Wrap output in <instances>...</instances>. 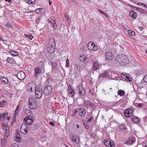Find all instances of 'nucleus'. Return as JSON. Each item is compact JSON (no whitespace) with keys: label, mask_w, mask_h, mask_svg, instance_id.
Returning <instances> with one entry per match:
<instances>
[{"label":"nucleus","mask_w":147,"mask_h":147,"mask_svg":"<svg viewBox=\"0 0 147 147\" xmlns=\"http://www.w3.org/2000/svg\"><path fill=\"white\" fill-rule=\"evenodd\" d=\"M116 62L121 66H124L129 63L127 57L125 55H119L115 58Z\"/></svg>","instance_id":"f257e3e1"},{"label":"nucleus","mask_w":147,"mask_h":147,"mask_svg":"<svg viewBox=\"0 0 147 147\" xmlns=\"http://www.w3.org/2000/svg\"><path fill=\"white\" fill-rule=\"evenodd\" d=\"M34 91L35 96L37 98H41L43 92L42 86L40 85H38Z\"/></svg>","instance_id":"f03ea898"},{"label":"nucleus","mask_w":147,"mask_h":147,"mask_svg":"<svg viewBox=\"0 0 147 147\" xmlns=\"http://www.w3.org/2000/svg\"><path fill=\"white\" fill-rule=\"evenodd\" d=\"M48 46V50H49V49H50V50L48 51L49 52L51 53H53L55 51V42L53 38L52 41H51V40L49 42Z\"/></svg>","instance_id":"7ed1b4c3"},{"label":"nucleus","mask_w":147,"mask_h":147,"mask_svg":"<svg viewBox=\"0 0 147 147\" xmlns=\"http://www.w3.org/2000/svg\"><path fill=\"white\" fill-rule=\"evenodd\" d=\"M37 86H36L35 84L33 82H31L27 85L26 89L32 92H33L36 89Z\"/></svg>","instance_id":"20e7f679"},{"label":"nucleus","mask_w":147,"mask_h":147,"mask_svg":"<svg viewBox=\"0 0 147 147\" xmlns=\"http://www.w3.org/2000/svg\"><path fill=\"white\" fill-rule=\"evenodd\" d=\"M29 107L32 109H35L37 106V104L35 102L34 99L32 98H30L29 101Z\"/></svg>","instance_id":"39448f33"},{"label":"nucleus","mask_w":147,"mask_h":147,"mask_svg":"<svg viewBox=\"0 0 147 147\" xmlns=\"http://www.w3.org/2000/svg\"><path fill=\"white\" fill-rule=\"evenodd\" d=\"M52 90V87L50 85H47L44 89L43 94L45 95H49L51 94Z\"/></svg>","instance_id":"423d86ee"},{"label":"nucleus","mask_w":147,"mask_h":147,"mask_svg":"<svg viewBox=\"0 0 147 147\" xmlns=\"http://www.w3.org/2000/svg\"><path fill=\"white\" fill-rule=\"evenodd\" d=\"M77 90L80 96H84L85 94V91L84 88L82 86H79L77 88Z\"/></svg>","instance_id":"0eeeda50"},{"label":"nucleus","mask_w":147,"mask_h":147,"mask_svg":"<svg viewBox=\"0 0 147 147\" xmlns=\"http://www.w3.org/2000/svg\"><path fill=\"white\" fill-rule=\"evenodd\" d=\"M1 126L3 127V130L4 131V133H5V136L7 137L9 134V127L6 126L5 124L3 123H2Z\"/></svg>","instance_id":"6e6552de"},{"label":"nucleus","mask_w":147,"mask_h":147,"mask_svg":"<svg viewBox=\"0 0 147 147\" xmlns=\"http://www.w3.org/2000/svg\"><path fill=\"white\" fill-rule=\"evenodd\" d=\"M44 71L42 70V69H40L38 68H36L34 70V77L37 78L40 76V74Z\"/></svg>","instance_id":"1a4fd4ad"},{"label":"nucleus","mask_w":147,"mask_h":147,"mask_svg":"<svg viewBox=\"0 0 147 147\" xmlns=\"http://www.w3.org/2000/svg\"><path fill=\"white\" fill-rule=\"evenodd\" d=\"M24 113L25 115H26L27 117L25 118H32L33 116V114L32 111L30 109H26L24 111Z\"/></svg>","instance_id":"9d476101"},{"label":"nucleus","mask_w":147,"mask_h":147,"mask_svg":"<svg viewBox=\"0 0 147 147\" xmlns=\"http://www.w3.org/2000/svg\"><path fill=\"white\" fill-rule=\"evenodd\" d=\"M104 143L105 145L109 147H114L113 142L111 140L105 139Z\"/></svg>","instance_id":"9b49d317"},{"label":"nucleus","mask_w":147,"mask_h":147,"mask_svg":"<svg viewBox=\"0 0 147 147\" xmlns=\"http://www.w3.org/2000/svg\"><path fill=\"white\" fill-rule=\"evenodd\" d=\"M29 129L27 127L25 124H22L20 127V130L21 132L23 134H26L27 133Z\"/></svg>","instance_id":"f8f14e48"},{"label":"nucleus","mask_w":147,"mask_h":147,"mask_svg":"<svg viewBox=\"0 0 147 147\" xmlns=\"http://www.w3.org/2000/svg\"><path fill=\"white\" fill-rule=\"evenodd\" d=\"M17 77L18 79L22 80L25 78L26 75L23 71H21L18 73L17 74Z\"/></svg>","instance_id":"ddd939ff"},{"label":"nucleus","mask_w":147,"mask_h":147,"mask_svg":"<svg viewBox=\"0 0 147 147\" xmlns=\"http://www.w3.org/2000/svg\"><path fill=\"white\" fill-rule=\"evenodd\" d=\"M134 111L131 109H126L124 112V115L127 117H129L133 114Z\"/></svg>","instance_id":"4468645a"},{"label":"nucleus","mask_w":147,"mask_h":147,"mask_svg":"<svg viewBox=\"0 0 147 147\" xmlns=\"http://www.w3.org/2000/svg\"><path fill=\"white\" fill-rule=\"evenodd\" d=\"M70 138L71 140L77 144L80 143V141L78 137L77 136H74L73 135H71Z\"/></svg>","instance_id":"2eb2a0df"},{"label":"nucleus","mask_w":147,"mask_h":147,"mask_svg":"<svg viewBox=\"0 0 147 147\" xmlns=\"http://www.w3.org/2000/svg\"><path fill=\"white\" fill-rule=\"evenodd\" d=\"M121 77L125 81L130 82L132 80V78L130 77L128 75L122 74H121Z\"/></svg>","instance_id":"dca6fc26"},{"label":"nucleus","mask_w":147,"mask_h":147,"mask_svg":"<svg viewBox=\"0 0 147 147\" xmlns=\"http://www.w3.org/2000/svg\"><path fill=\"white\" fill-rule=\"evenodd\" d=\"M79 115L81 117H84L86 115V110L84 108H80L78 109Z\"/></svg>","instance_id":"f3484780"},{"label":"nucleus","mask_w":147,"mask_h":147,"mask_svg":"<svg viewBox=\"0 0 147 147\" xmlns=\"http://www.w3.org/2000/svg\"><path fill=\"white\" fill-rule=\"evenodd\" d=\"M34 119V117H32V118H25L24 120L25 123H26V125H27V126L28 125H31L33 123Z\"/></svg>","instance_id":"a211bd4d"},{"label":"nucleus","mask_w":147,"mask_h":147,"mask_svg":"<svg viewBox=\"0 0 147 147\" xmlns=\"http://www.w3.org/2000/svg\"><path fill=\"white\" fill-rule=\"evenodd\" d=\"M37 67L44 71L45 64L44 61L42 60L40 61L38 64V67Z\"/></svg>","instance_id":"6ab92c4d"},{"label":"nucleus","mask_w":147,"mask_h":147,"mask_svg":"<svg viewBox=\"0 0 147 147\" xmlns=\"http://www.w3.org/2000/svg\"><path fill=\"white\" fill-rule=\"evenodd\" d=\"M100 66V64L98 62H94L93 63L92 70H96L98 69Z\"/></svg>","instance_id":"aec40b11"},{"label":"nucleus","mask_w":147,"mask_h":147,"mask_svg":"<svg viewBox=\"0 0 147 147\" xmlns=\"http://www.w3.org/2000/svg\"><path fill=\"white\" fill-rule=\"evenodd\" d=\"M49 24L51 27H53L54 28L55 26L57 27V24L55 22V20L54 18L53 17L49 19Z\"/></svg>","instance_id":"412c9836"},{"label":"nucleus","mask_w":147,"mask_h":147,"mask_svg":"<svg viewBox=\"0 0 147 147\" xmlns=\"http://www.w3.org/2000/svg\"><path fill=\"white\" fill-rule=\"evenodd\" d=\"M134 138L132 137H129L127 140L125 141L124 143V144H130L134 142Z\"/></svg>","instance_id":"4be33fe9"},{"label":"nucleus","mask_w":147,"mask_h":147,"mask_svg":"<svg viewBox=\"0 0 147 147\" xmlns=\"http://www.w3.org/2000/svg\"><path fill=\"white\" fill-rule=\"evenodd\" d=\"M134 10L129 11V16L130 17H131L134 19H136L137 16V14L136 13L134 12Z\"/></svg>","instance_id":"5701e85b"},{"label":"nucleus","mask_w":147,"mask_h":147,"mask_svg":"<svg viewBox=\"0 0 147 147\" xmlns=\"http://www.w3.org/2000/svg\"><path fill=\"white\" fill-rule=\"evenodd\" d=\"M8 115L7 113H4L3 114L0 113V120L2 121H4L7 117Z\"/></svg>","instance_id":"b1692460"},{"label":"nucleus","mask_w":147,"mask_h":147,"mask_svg":"<svg viewBox=\"0 0 147 147\" xmlns=\"http://www.w3.org/2000/svg\"><path fill=\"white\" fill-rule=\"evenodd\" d=\"M131 7H132L134 8H136V9L137 11H139L140 13H142L144 14L147 11L139 7H134V6H131Z\"/></svg>","instance_id":"393cba45"},{"label":"nucleus","mask_w":147,"mask_h":147,"mask_svg":"<svg viewBox=\"0 0 147 147\" xmlns=\"http://www.w3.org/2000/svg\"><path fill=\"white\" fill-rule=\"evenodd\" d=\"M20 106L19 105H18L17 106L14 113L13 115V119H16V116L18 114L20 110Z\"/></svg>","instance_id":"a878e982"},{"label":"nucleus","mask_w":147,"mask_h":147,"mask_svg":"<svg viewBox=\"0 0 147 147\" xmlns=\"http://www.w3.org/2000/svg\"><path fill=\"white\" fill-rule=\"evenodd\" d=\"M95 45L93 42H88L87 44V47L89 50H92L93 49V47Z\"/></svg>","instance_id":"bb28decb"},{"label":"nucleus","mask_w":147,"mask_h":147,"mask_svg":"<svg viewBox=\"0 0 147 147\" xmlns=\"http://www.w3.org/2000/svg\"><path fill=\"white\" fill-rule=\"evenodd\" d=\"M112 54L111 52L107 53L106 54L105 57L107 60H111L112 59Z\"/></svg>","instance_id":"cd10ccee"},{"label":"nucleus","mask_w":147,"mask_h":147,"mask_svg":"<svg viewBox=\"0 0 147 147\" xmlns=\"http://www.w3.org/2000/svg\"><path fill=\"white\" fill-rule=\"evenodd\" d=\"M109 72L107 71H104L102 73L100 74L99 76V77H104L108 76Z\"/></svg>","instance_id":"c85d7f7f"},{"label":"nucleus","mask_w":147,"mask_h":147,"mask_svg":"<svg viewBox=\"0 0 147 147\" xmlns=\"http://www.w3.org/2000/svg\"><path fill=\"white\" fill-rule=\"evenodd\" d=\"M68 90L69 92V94L72 96H73L74 95V90L71 88V87L70 85H69L68 88Z\"/></svg>","instance_id":"c756f323"},{"label":"nucleus","mask_w":147,"mask_h":147,"mask_svg":"<svg viewBox=\"0 0 147 147\" xmlns=\"http://www.w3.org/2000/svg\"><path fill=\"white\" fill-rule=\"evenodd\" d=\"M131 120L134 123H137L139 122V120L138 118L136 116L132 117Z\"/></svg>","instance_id":"7c9ffc66"},{"label":"nucleus","mask_w":147,"mask_h":147,"mask_svg":"<svg viewBox=\"0 0 147 147\" xmlns=\"http://www.w3.org/2000/svg\"><path fill=\"white\" fill-rule=\"evenodd\" d=\"M0 80L2 82L4 83L5 84H7L8 82V79L4 77H1Z\"/></svg>","instance_id":"2f4dec72"},{"label":"nucleus","mask_w":147,"mask_h":147,"mask_svg":"<svg viewBox=\"0 0 147 147\" xmlns=\"http://www.w3.org/2000/svg\"><path fill=\"white\" fill-rule=\"evenodd\" d=\"M9 53L12 56H17L18 55V53L14 51H11L9 52Z\"/></svg>","instance_id":"473e14b6"},{"label":"nucleus","mask_w":147,"mask_h":147,"mask_svg":"<svg viewBox=\"0 0 147 147\" xmlns=\"http://www.w3.org/2000/svg\"><path fill=\"white\" fill-rule=\"evenodd\" d=\"M6 61L8 63L11 64H14V63L15 62V61L14 60L13 58H9V57H7L6 60Z\"/></svg>","instance_id":"72a5a7b5"},{"label":"nucleus","mask_w":147,"mask_h":147,"mask_svg":"<svg viewBox=\"0 0 147 147\" xmlns=\"http://www.w3.org/2000/svg\"><path fill=\"white\" fill-rule=\"evenodd\" d=\"M119 128L120 130H124L126 129V126L125 124H122L119 125Z\"/></svg>","instance_id":"f704fd0d"},{"label":"nucleus","mask_w":147,"mask_h":147,"mask_svg":"<svg viewBox=\"0 0 147 147\" xmlns=\"http://www.w3.org/2000/svg\"><path fill=\"white\" fill-rule=\"evenodd\" d=\"M75 73L77 75L79 74L80 73V69L79 68L78 66L76 65L75 67Z\"/></svg>","instance_id":"c9c22d12"},{"label":"nucleus","mask_w":147,"mask_h":147,"mask_svg":"<svg viewBox=\"0 0 147 147\" xmlns=\"http://www.w3.org/2000/svg\"><path fill=\"white\" fill-rule=\"evenodd\" d=\"M117 93L119 95L122 96L125 94V92L123 90H120L118 91Z\"/></svg>","instance_id":"e433bc0d"},{"label":"nucleus","mask_w":147,"mask_h":147,"mask_svg":"<svg viewBox=\"0 0 147 147\" xmlns=\"http://www.w3.org/2000/svg\"><path fill=\"white\" fill-rule=\"evenodd\" d=\"M44 9L41 8H39L35 10V11L36 13H42V10Z\"/></svg>","instance_id":"4c0bfd02"},{"label":"nucleus","mask_w":147,"mask_h":147,"mask_svg":"<svg viewBox=\"0 0 147 147\" xmlns=\"http://www.w3.org/2000/svg\"><path fill=\"white\" fill-rule=\"evenodd\" d=\"M36 0H26V2L29 4H32L35 3Z\"/></svg>","instance_id":"58836bf2"},{"label":"nucleus","mask_w":147,"mask_h":147,"mask_svg":"<svg viewBox=\"0 0 147 147\" xmlns=\"http://www.w3.org/2000/svg\"><path fill=\"white\" fill-rule=\"evenodd\" d=\"M51 64L52 65V69H56L57 68V64L55 62H51Z\"/></svg>","instance_id":"ea45409f"},{"label":"nucleus","mask_w":147,"mask_h":147,"mask_svg":"<svg viewBox=\"0 0 147 147\" xmlns=\"http://www.w3.org/2000/svg\"><path fill=\"white\" fill-rule=\"evenodd\" d=\"M127 32L129 35L132 36L134 35L135 34V32L131 30H128Z\"/></svg>","instance_id":"a19ab883"},{"label":"nucleus","mask_w":147,"mask_h":147,"mask_svg":"<svg viewBox=\"0 0 147 147\" xmlns=\"http://www.w3.org/2000/svg\"><path fill=\"white\" fill-rule=\"evenodd\" d=\"M15 140L16 142H19L20 141V136L18 134V133H17V135L16 136L15 138Z\"/></svg>","instance_id":"79ce46f5"},{"label":"nucleus","mask_w":147,"mask_h":147,"mask_svg":"<svg viewBox=\"0 0 147 147\" xmlns=\"http://www.w3.org/2000/svg\"><path fill=\"white\" fill-rule=\"evenodd\" d=\"M86 59V57L84 55H83L82 56H81L80 57V58H79L80 60L81 61H84Z\"/></svg>","instance_id":"37998d69"},{"label":"nucleus","mask_w":147,"mask_h":147,"mask_svg":"<svg viewBox=\"0 0 147 147\" xmlns=\"http://www.w3.org/2000/svg\"><path fill=\"white\" fill-rule=\"evenodd\" d=\"M6 101H3L0 102V107H3L5 105Z\"/></svg>","instance_id":"c03bdc74"},{"label":"nucleus","mask_w":147,"mask_h":147,"mask_svg":"<svg viewBox=\"0 0 147 147\" xmlns=\"http://www.w3.org/2000/svg\"><path fill=\"white\" fill-rule=\"evenodd\" d=\"M65 20L67 22V24H69L70 23V21H71L70 18L68 17H67V16H66L65 17Z\"/></svg>","instance_id":"a18cd8bd"},{"label":"nucleus","mask_w":147,"mask_h":147,"mask_svg":"<svg viewBox=\"0 0 147 147\" xmlns=\"http://www.w3.org/2000/svg\"><path fill=\"white\" fill-rule=\"evenodd\" d=\"M6 141L5 139H2L1 141V144L2 146H4L6 143Z\"/></svg>","instance_id":"49530a36"},{"label":"nucleus","mask_w":147,"mask_h":147,"mask_svg":"<svg viewBox=\"0 0 147 147\" xmlns=\"http://www.w3.org/2000/svg\"><path fill=\"white\" fill-rule=\"evenodd\" d=\"M25 36L27 37L28 38L30 39V40H32L33 38V36L32 35L30 34L27 35V34H25Z\"/></svg>","instance_id":"de8ad7c7"},{"label":"nucleus","mask_w":147,"mask_h":147,"mask_svg":"<svg viewBox=\"0 0 147 147\" xmlns=\"http://www.w3.org/2000/svg\"><path fill=\"white\" fill-rule=\"evenodd\" d=\"M11 147H19V146L18 144L14 143L11 144Z\"/></svg>","instance_id":"09e8293b"},{"label":"nucleus","mask_w":147,"mask_h":147,"mask_svg":"<svg viewBox=\"0 0 147 147\" xmlns=\"http://www.w3.org/2000/svg\"><path fill=\"white\" fill-rule=\"evenodd\" d=\"M143 80L144 82L147 83V74L144 77Z\"/></svg>","instance_id":"8fccbe9b"},{"label":"nucleus","mask_w":147,"mask_h":147,"mask_svg":"<svg viewBox=\"0 0 147 147\" xmlns=\"http://www.w3.org/2000/svg\"><path fill=\"white\" fill-rule=\"evenodd\" d=\"M69 60L68 59H67L66 60V67H68L69 66Z\"/></svg>","instance_id":"3c124183"},{"label":"nucleus","mask_w":147,"mask_h":147,"mask_svg":"<svg viewBox=\"0 0 147 147\" xmlns=\"http://www.w3.org/2000/svg\"><path fill=\"white\" fill-rule=\"evenodd\" d=\"M92 119H93V118L92 116L90 117V118H89L87 121L88 123H89L91 122V120Z\"/></svg>","instance_id":"603ef678"},{"label":"nucleus","mask_w":147,"mask_h":147,"mask_svg":"<svg viewBox=\"0 0 147 147\" xmlns=\"http://www.w3.org/2000/svg\"><path fill=\"white\" fill-rule=\"evenodd\" d=\"M143 104L142 103H139V104H137V105H136V106H137V105H138V107H142Z\"/></svg>","instance_id":"864d4df0"},{"label":"nucleus","mask_w":147,"mask_h":147,"mask_svg":"<svg viewBox=\"0 0 147 147\" xmlns=\"http://www.w3.org/2000/svg\"><path fill=\"white\" fill-rule=\"evenodd\" d=\"M93 48V49L94 51H96L98 49L97 47L95 45H94V46Z\"/></svg>","instance_id":"5fc2aeb1"},{"label":"nucleus","mask_w":147,"mask_h":147,"mask_svg":"<svg viewBox=\"0 0 147 147\" xmlns=\"http://www.w3.org/2000/svg\"><path fill=\"white\" fill-rule=\"evenodd\" d=\"M49 124L50 125L53 126H54L55 125L54 123L52 122H49Z\"/></svg>","instance_id":"6e6d98bb"},{"label":"nucleus","mask_w":147,"mask_h":147,"mask_svg":"<svg viewBox=\"0 0 147 147\" xmlns=\"http://www.w3.org/2000/svg\"><path fill=\"white\" fill-rule=\"evenodd\" d=\"M98 11L101 14H104V12L100 10V9H99L98 10Z\"/></svg>","instance_id":"4d7b16f0"},{"label":"nucleus","mask_w":147,"mask_h":147,"mask_svg":"<svg viewBox=\"0 0 147 147\" xmlns=\"http://www.w3.org/2000/svg\"><path fill=\"white\" fill-rule=\"evenodd\" d=\"M89 105L90 106V107H93V106H94V105H93V104L92 103H90H90H89Z\"/></svg>","instance_id":"13d9d810"},{"label":"nucleus","mask_w":147,"mask_h":147,"mask_svg":"<svg viewBox=\"0 0 147 147\" xmlns=\"http://www.w3.org/2000/svg\"><path fill=\"white\" fill-rule=\"evenodd\" d=\"M6 26L7 27H11V25L9 23H7L6 24Z\"/></svg>","instance_id":"bf43d9fd"},{"label":"nucleus","mask_w":147,"mask_h":147,"mask_svg":"<svg viewBox=\"0 0 147 147\" xmlns=\"http://www.w3.org/2000/svg\"><path fill=\"white\" fill-rule=\"evenodd\" d=\"M91 136H92L93 137H95V135L93 133H91Z\"/></svg>","instance_id":"052dcab7"},{"label":"nucleus","mask_w":147,"mask_h":147,"mask_svg":"<svg viewBox=\"0 0 147 147\" xmlns=\"http://www.w3.org/2000/svg\"><path fill=\"white\" fill-rule=\"evenodd\" d=\"M0 40L4 41L5 40L3 39L1 37V36H0Z\"/></svg>","instance_id":"680f3d73"},{"label":"nucleus","mask_w":147,"mask_h":147,"mask_svg":"<svg viewBox=\"0 0 147 147\" xmlns=\"http://www.w3.org/2000/svg\"><path fill=\"white\" fill-rule=\"evenodd\" d=\"M144 4V3H138V5H143Z\"/></svg>","instance_id":"e2e57ef3"},{"label":"nucleus","mask_w":147,"mask_h":147,"mask_svg":"<svg viewBox=\"0 0 147 147\" xmlns=\"http://www.w3.org/2000/svg\"><path fill=\"white\" fill-rule=\"evenodd\" d=\"M77 112H78V110H76L75 112H74V113L73 114V116H75V114H76V113Z\"/></svg>","instance_id":"0e129e2a"},{"label":"nucleus","mask_w":147,"mask_h":147,"mask_svg":"<svg viewBox=\"0 0 147 147\" xmlns=\"http://www.w3.org/2000/svg\"><path fill=\"white\" fill-rule=\"evenodd\" d=\"M142 6H144V7H146V8H147V4H146L145 3H144V4L143 5H142Z\"/></svg>","instance_id":"69168bd1"},{"label":"nucleus","mask_w":147,"mask_h":147,"mask_svg":"<svg viewBox=\"0 0 147 147\" xmlns=\"http://www.w3.org/2000/svg\"><path fill=\"white\" fill-rule=\"evenodd\" d=\"M104 14L105 16L106 17H108V15H107V14L105 13L104 12V14Z\"/></svg>","instance_id":"338daca9"},{"label":"nucleus","mask_w":147,"mask_h":147,"mask_svg":"<svg viewBox=\"0 0 147 147\" xmlns=\"http://www.w3.org/2000/svg\"><path fill=\"white\" fill-rule=\"evenodd\" d=\"M7 1H8L9 3H11L12 1L11 0H9Z\"/></svg>","instance_id":"774afa93"}]
</instances>
